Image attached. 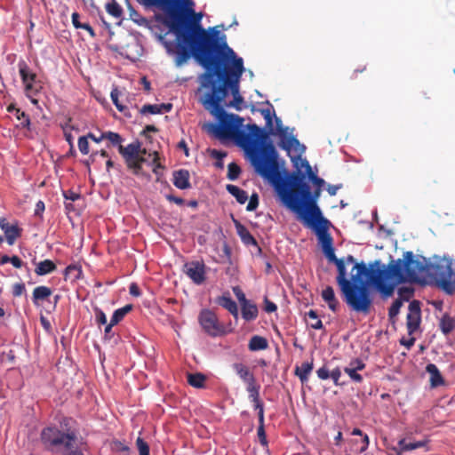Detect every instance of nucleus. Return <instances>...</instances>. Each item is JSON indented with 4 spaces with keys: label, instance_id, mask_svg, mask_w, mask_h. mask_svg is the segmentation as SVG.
I'll list each match as a JSON object with an SVG mask.
<instances>
[{
    "label": "nucleus",
    "instance_id": "1",
    "mask_svg": "<svg viewBox=\"0 0 455 455\" xmlns=\"http://www.w3.org/2000/svg\"><path fill=\"white\" fill-rule=\"evenodd\" d=\"M166 12L164 24L169 30L160 40L169 54L175 55L178 67L191 56L205 69L198 77V101L209 114H228L226 108L236 111L247 108L239 92V81L244 71L243 59L237 57L216 28L209 30L201 25V13L192 8L181 13L180 0H143Z\"/></svg>",
    "mask_w": 455,
    "mask_h": 455
},
{
    "label": "nucleus",
    "instance_id": "2",
    "mask_svg": "<svg viewBox=\"0 0 455 455\" xmlns=\"http://www.w3.org/2000/svg\"><path fill=\"white\" fill-rule=\"evenodd\" d=\"M217 122L208 124V131L220 140H232L243 148L250 157L255 172L275 188L285 179L282 175L278 155L269 140V135L277 136L282 148L290 150L300 147L297 138L289 133V128L283 124L278 116H264L265 129L255 124H244L240 116H215Z\"/></svg>",
    "mask_w": 455,
    "mask_h": 455
},
{
    "label": "nucleus",
    "instance_id": "3",
    "mask_svg": "<svg viewBox=\"0 0 455 455\" xmlns=\"http://www.w3.org/2000/svg\"><path fill=\"white\" fill-rule=\"evenodd\" d=\"M334 264L338 269L336 280L344 301L353 311L363 315H368L372 306L370 283L389 297L398 284L422 283V276L428 267L424 258L423 260L416 259L412 251H406L403 259L390 261L387 267L380 268L379 260H375L369 267L364 262L355 263L353 269L356 273L348 280L345 259H339Z\"/></svg>",
    "mask_w": 455,
    "mask_h": 455
},
{
    "label": "nucleus",
    "instance_id": "4",
    "mask_svg": "<svg viewBox=\"0 0 455 455\" xmlns=\"http://www.w3.org/2000/svg\"><path fill=\"white\" fill-rule=\"evenodd\" d=\"M283 204L298 213L303 222L312 228L319 240L323 251L333 247V240L328 232L330 221L323 217L316 204L319 190L311 196L305 174L300 171L292 172L275 188Z\"/></svg>",
    "mask_w": 455,
    "mask_h": 455
},
{
    "label": "nucleus",
    "instance_id": "5",
    "mask_svg": "<svg viewBox=\"0 0 455 455\" xmlns=\"http://www.w3.org/2000/svg\"><path fill=\"white\" fill-rule=\"evenodd\" d=\"M40 443L46 451L60 455H84L87 443L77 430L70 427V419L64 418L59 425L44 427Z\"/></svg>",
    "mask_w": 455,
    "mask_h": 455
},
{
    "label": "nucleus",
    "instance_id": "6",
    "mask_svg": "<svg viewBox=\"0 0 455 455\" xmlns=\"http://www.w3.org/2000/svg\"><path fill=\"white\" fill-rule=\"evenodd\" d=\"M436 285L447 294L455 292V261L447 260L444 263L430 266Z\"/></svg>",
    "mask_w": 455,
    "mask_h": 455
},
{
    "label": "nucleus",
    "instance_id": "7",
    "mask_svg": "<svg viewBox=\"0 0 455 455\" xmlns=\"http://www.w3.org/2000/svg\"><path fill=\"white\" fill-rule=\"evenodd\" d=\"M140 152V143L139 141L132 142L126 147L119 145V153L124 158L128 169L132 170L136 175L141 172L142 163L145 161Z\"/></svg>",
    "mask_w": 455,
    "mask_h": 455
},
{
    "label": "nucleus",
    "instance_id": "8",
    "mask_svg": "<svg viewBox=\"0 0 455 455\" xmlns=\"http://www.w3.org/2000/svg\"><path fill=\"white\" fill-rule=\"evenodd\" d=\"M198 321L204 331L210 336L216 337L224 333V327L220 323L217 315L209 309L201 311Z\"/></svg>",
    "mask_w": 455,
    "mask_h": 455
},
{
    "label": "nucleus",
    "instance_id": "9",
    "mask_svg": "<svg viewBox=\"0 0 455 455\" xmlns=\"http://www.w3.org/2000/svg\"><path fill=\"white\" fill-rule=\"evenodd\" d=\"M19 73L27 94L31 95L41 89L39 82L36 80V74L33 72L24 60L18 63Z\"/></svg>",
    "mask_w": 455,
    "mask_h": 455
},
{
    "label": "nucleus",
    "instance_id": "10",
    "mask_svg": "<svg viewBox=\"0 0 455 455\" xmlns=\"http://www.w3.org/2000/svg\"><path fill=\"white\" fill-rule=\"evenodd\" d=\"M184 272L196 284H202L205 281V265L204 262H188L184 265Z\"/></svg>",
    "mask_w": 455,
    "mask_h": 455
},
{
    "label": "nucleus",
    "instance_id": "11",
    "mask_svg": "<svg viewBox=\"0 0 455 455\" xmlns=\"http://www.w3.org/2000/svg\"><path fill=\"white\" fill-rule=\"evenodd\" d=\"M408 314L406 316V326L410 335L415 332L420 323V303L418 300H412L409 304Z\"/></svg>",
    "mask_w": 455,
    "mask_h": 455
},
{
    "label": "nucleus",
    "instance_id": "12",
    "mask_svg": "<svg viewBox=\"0 0 455 455\" xmlns=\"http://www.w3.org/2000/svg\"><path fill=\"white\" fill-rule=\"evenodd\" d=\"M0 228L4 233L6 241L9 245H12L17 238L21 235L22 229L19 228L18 224H10L5 218L0 219Z\"/></svg>",
    "mask_w": 455,
    "mask_h": 455
},
{
    "label": "nucleus",
    "instance_id": "13",
    "mask_svg": "<svg viewBox=\"0 0 455 455\" xmlns=\"http://www.w3.org/2000/svg\"><path fill=\"white\" fill-rule=\"evenodd\" d=\"M233 369L239 378L246 384V387L257 382L253 373L246 365L241 363H235L233 364Z\"/></svg>",
    "mask_w": 455,
    "mask_h": 455
},
{
    "label": "nucleus",
    "instance_id": "14",
    "mask_svg": "<svg viewBox=\"0 0 455 455\" xmlns=\"http://www.w3.org/2000/svg\"><path fill=\"white\" fill-rule=\"evenodd\" d=\"M173 185L180 189H188L191 187L189 182V172L188 170L180 169L173 172Z\"/></svg>",
    "mask_w": 455,
    "mask_h": 455
},
{
    "label": "nucleus",
    "instance_id": "15",
    "mask_svg": "<svg viewBox=\"0 0 455 455\" xmlns=\"http://www.w3.org/2000/svg\"><path fill=\"white\" fill-rule=\"evenodd\" d=\"M52 293L51 288L40 285L34 289L32 294V301L35 306H40V302L46 300Z\"/></svg>",
    "mask_w": 455,
    "mask_h": 455
},
{
    "label": "nucleus",
    "instance_id": "16",
    "mask_svg": "<svg viewBox=\"0 0 455 455\" xmlns=\"http://www.w3.org/2000/svg\"><path fill=\"white\" fill-rule=\"evenodd\" d=\"M172 109V103L146 104L140 109V114H161L163 111L170 112Z\"/></svg>",
    "mask_w": 455,
    "mask_h": 455
},
{
    "label": "nucleus",
    "instance_id": "17",
    "mask_svg": "<svg viewBox=\"0 0 455 455\" xmlns=\"http://www.w3.org/2000/svg\"><path fill=\"white\" fill-rule=\"evenodd\" d=\"M313 367V360H311V362H304L300 366H296L294 373L297 377H299L302 384L307 382L308 375L312 371Z\"/></svg>",
    "mask_w": 455,
    "mask_h": 455
},
{
    "label": "nucleus",
    "instance_id": "18",
    "mask_svg": "<svg viewBox=\"0 0 455 455\" xmlns=\"http://www.w3.org/2000/svg\"><path fill=\"white\" fill-rule=\"evenodd\" d=\"M323 299L328 304L329 308L332 312H336L339 306V301L335 297L334 290L331 286H327L322 291Z\"/></svg>",
    "mask_w": 455,
    "mask_h": 455
},
{
    "label": "nucleus",
    "instance_id": "19",
    "mask_svg": "<svg viewBox=\"0 0 455 455\" xmlns=\"http://www.w3.org/2000/svg\"><path fill=\"white\" fill-rule=\"evenodd\" d=\"M57 268L56 264L51 259H44L36 264L35 273L37 275H45L52 273Z\"/></svg>",
    "mask_w": 455,
    "mask_h": 455
},
{
    "label": "nucleus",
    "instance_id": "20",
    "mask_svg": "<svg viewBox=\"0 0 455 455\" xmlns=\"http://www.w3.org/2000/svg\"><path fill=\"white\" fill-rule=\"evenodd\" d=\"M218 303L227 309L235 318L238 317V308L235 300L230 296H221L218 299Z\"/></svg>",
    "mask_w": 455,
    "mask_h": 455
},
{
    "label": "nucleus",
    "instance_id": "21",
    "mask_svg": "<svg viewBox=\"0 0 455 455\" xmlns=\"http://www.w3.org/2000/svg\"><path fill=\"white\" fill-rule=\"evenodd\" d=\"M427 371L430 374V384L431 387H436L443 384V379L437 368L434 363L427 365Z\"/></svg>",
    "mask_w": 455,
    "mask_h": 455
},
{
    "label": "nucleus",
    "instance_id": "22",
    "mask_svg": "<svg viewBox=\"0 0 455 455\" xmlns=\"http://www.w3.org/2000/svg\"><path fill=\"white\" fill-rule=\"evenodd\" d=\"M60 127L63 130L64 137L66 140L68 142L70 147H73V140L74 137L71 133V131H79L78 126L73 123V119L71 117H68L67 122L60 123Z\"/></svg>",
    "mask_w": 455,
    "mask_h": 455
},
{
    "label": "nucleus",
    "instance_id": "23",
    "mask_svg": "<svg viewBox=\"0 0 455 455\" xmlns=\"http://www.w3.org/2000/svg\"><path fill=\"white\" fill-rule=\"evenodd\" d=\"M242 316L245 321L254 320L258 316L257 306L249 300L242 304Z\"/></svg>",
    "mask_w": 455,
    "mask_h": 455
},
{
    "label": "nucleus",
    "instance_id": "24",
    "mask_svg": "<svg viewBox=\"0 0 455 455\" xmlns=\"http://www.w3.org/2000/svg\"><path fill=\"white\" fill-rule=\"evenodd\" d=\"M226 189L241 204H245V202L248 200L249 196H248L247 192L235 185L228 184L226 186Z\"/></svg>",
    "mask_w": 455,
    "mask_h": 455
},
{
    "label": "nucleus",
    "instance_id": "25",
    "mask_svg": "<svg viewBox=\"0 0 455 455\" xmlns=\"http://www.w3.org/2000/svg\"><path fill=\"white\" fill-rule=\"evenodd\" d=\"M427 443H428L427 440H420V441H417V442L408 443L403 438L398 442V446L400 448L401 452H404V451L416 450L419 448H423V447L427 446Z\"/></svg>",
    "mask_w": 455,
    "mask_h": 455
},
{
    "label": "nucleus",
    "instance_id": "26",
    "mask_svg": "<svg viewBox=\"0 0 455 455\" xmlns=\"http://www.w3.org/2000/svg\"><path fill=\"white\" fill-rule=\"evenodd\" d=\"M235 227H236L238 235H240L242 241L245 244H248V245L249 244H252V245L257 244L256 239L251 235V234L249 232V230L244 226H243L240 222L235 221Z\"/></svg>",
    "mask_w": 455,
    "mask_h": 455
},
{
    "label": "nucleus",
    "instance_id": "27",
    "mask_svg": "<svg viewBox=\"0 0 455 455\" xmlns=\"http://www.w3.org/2000/svg\"><path fill=\"white\" fill-rule=\"evenodd\" d=\"M248 347L251 351L264 350L268 347V343L264 337L255 335L251 338Z\"/></svg>",
    "mask_w": 455,
    "mask_h": 455
},
{
    "label": "nucleus",
    "instance_id": "28",
    "mask_svg": "<svg viewBox=\"0 0 455 455\" xmlns=\"http://www.w3.org/2000/svg\"><path fill=\"white\" fill-rule=\"evenodd\" d=\"M82 275V269L81 267L71 264L68 266L64 270V278L65 280H70L72 282H75L78 279H80Z\"/></svg>",
    "mask_w": 455,
    "mask_h": 455
},
{
    "label": "nucleus",
    "instance_id": "29",
    "mask_svg": "<svg viewBox=\"0 0 455 455\" xmlns=\"http://www.w3.org/2000/svg\"><path fill=\"white\" fill-rule=\"evenodd\" d=\"M110 96L118 111L123 112L127 109V107L124 103V99L121 92L116 87L111 91Z\"/></svg>",
    "mask_w": 455,
    "mask_h": 455
},
{
    "label": "nucleus",
    "instance_id": "30",
    "mask_svg": "<svg viewBox=\"0 0 455 455\" xmlns=\"http://www.w3.org/2000/svg\"><path fill=\"white\" fill-rule=\"evenodd\" d=\"M206 380L205 375L203 373L197 372V373H188V382L190 386L201 388L204 387V383Z\"/></svg>",
    "mask_w": 455,
    "mask_h": 455
},
{
    "label": "nucleus",
    "instance_id": "31",
    "mask_svg": "<svg viewBox=\"0 0 455 455\" xmlns=\"http://www.w3.org/2000/svg\"><path fill=\"white\" fill-rule=\"evenodd\" d=\"M260 386L257 382L246 387L250 400L253 403V406L258 403H263L259 399Z\"/></svg>",
    "mask_w": 455,
    "mask_h": 455
},
{
    "label": "nucleus",
    "instance_id": "32",
    "mask_svg": "<svg viewBox=\"0 0 455 455\" xmlns=\"http://www.w3.org/2000/svg\"><path fill=\"white\" fill-rule=\"evenodd\" d=\"M306 317L309 320L308 324L315 330H321L323 328L322 321L319 319L318 314L315 310L310 309L306 313Z\"/></svg>",
    "mask_w": 455,
    "mask_h": 455
},
{
    "label": "nucleus",
    "instance_id": "33",
    "mask_svg": "<svg viewBox=\"0 0 455 455\" xmlns=\"http://www.w3.org/2000/svg\"><path fill=\"white\" fill-rule=\"evenodd\" d=\"M455 327V320L448 315H444L440 321V328L443 334H449Z\"/></svg>",
    "mask_w": 455,
    "mask_h": 455
},
{
    "label": "nucleus",
    "instance_id": "34",
    "mask_svg": "<svg viewBox=\"0 0 455 455\" xmlns=\"http://www.w3.org/2000/svg\"><path fill=\"white\" fill-rule=\"evenodd\" d=\"M106 11L116 19H120L123 15V9L116 0H111L106 4Z\"/></svg>",
    "mask_w": 455,
    "mask_h": 455
},
{
    "label": "nucleus",
    "instance_id": "35",
    "mask_svg": "<svg viewBox=\"0 0 455 455\" xmlns=\"http://www.w3.org/2000/svg\"><path fill=\"white\" fill-rule=\"evenodd\" d=\"M100 139L108 140L112 146L119 147L123 142L122 137L118 133L113 132H102Z\"/></svg>",
    "mask_w": 455,
    "mask_h": 455
},
{
    "label": "nucleus",
    "instance_id": "36",
    "mask_svg": "<svg viewBox=\"0 0 455 455\" xmlns=\"http://www.w3.org/2000/svg\"><path fill=\"white\" fill-rule=\"evenodd\" d=\"M241 173V168L235 163H230L228 165V174L227 177L230 180H235L238 179Z\"/></svg>",
    "mask_w": 455,
    "mask_h": 455
},
{
    "label": "nucleus",
    "instance_id": "37",
    "mask_svg": "<svg viewBox=\"0 0 455 455\" xmlns=\"http://www.w3.org/2000/svg\"><path fill=\"white\" fill-rule=\"evenodd\" d=\"M251 111L252 112H259L260 114H275L274 107L269 103L266 102L262 104L261 107L256 108L255 106H251Z\"/></svg>",
    "mask_w": 455,
    "mask_h": 455
},
{
    "label": "nucleus",
    "instance_id": "38",
    "mask_svg": "<svg viewBox=\"0 0 455 455\" xmlns=\"http://www.w3.org/2000/svg\"><path fill=\"white\" fill-rule=\"evenodd\" d=\"M16 122L14 123V125L17 128H27L28 130H30V120L28 118V116H15Z\"/></svg>",
    "mask_w": 455,
    "mask_h": 455
},
{
    "label": "nucleus",
    "instance_id": "39",
    "mask_svg": "<svg viewBox=\"0 0 455 455\" xmlns=\"http://www.w3.org/2000/svg\"><path fill=\"white\" fill-rule=\"evenodd\" d=\"M403 306V301L400 299H396L391 305L388 309V316L392 319L395 317L400 311L401 307Z\"/></svg>",
    "mask_w": 455,
    "mask_h": 455
},
{
    "label": "nucleus",
    "instance_id": "40",
    "mask_svg": "<svg viewBox=\"0 0 455 455\" xmlns=\"http://www.w3.org/2000/svg\"><path fill=\"white\" fill-rule=\"evenodd\" d=\"M136 446L139 450L140 455H149V446L141 437L137 438Z\"/></svg>",
    "mask_w": 455,
    "mask_h": 455
},
{
    "label": "nucleus",
    "instance_id": "41",
    "mask_svg": "<svg viewBox=\"0 0 455 455\" xmlns=\"http://www.w3.org/2000/svg\"><path fill=\"white\" fill-rule=\"evenodd\" d=\"M78 148L83 155H87L89 153L88 137L82 136L78 139Z\"/></svg>",
    "mask_w": 455,
    "mask_h": 455
},
{
    "label": "nucleus",
    "instance_id": "42",
    "mask_svg": "<svg viewBox=\"0 0 455 455\" xmlns=\"http://www.w3.org/2000/svg\"><path fill=\"white\" fill-rule=\"evenodd\" d=\"M259 206V196L257 193H253L249 200V203L246 206V210L248 212L255 211Z\"/></svg>",
    "mask_w": 455,
    "mask_h": 455
},
{
    "label": "nucleus",
    "instance_id": "43",
    "mask_svg": "<svg viewBox=\"0 0 455 455\" xmlns=\"http://www.w3.org/2000/svg\"><path fill=\"white\" fill-rule=\"evenodd\" d=\"M344 371L350 377V379L357 383H361L363 381V377L359 373H357V371L355 369H350L346 367L344 369Z\"/></svg>",
    "mask_w": 455,
    "mask_h": 455
},
{
    "label": "nucleus",
    "instance_id": "44",
    "mask_svg": "<svg viewBox=\"0 0 455 455\" xmlns=\"http://www.w3.org/2000/svg\"><path fill=\"white\" fill-rule=\"evenodd\" d=\"M257 435H258L259 443L263 446H267V435H266L265 425L264 424H261V425L259 424L258 430H257Z\"/></svg>",
    "mask_w": 455,
    "mask_h": 455
},
{
    "label": "nucleus",
    "instance_id": "45",
    "mask_svg": "<svg viewBox=\"0 0 455 455\" xmlns=\"http://www.w3.org/2000/svg\"><path fill=\"white\" fill-rule=\"evenodd\" d=\"M26 291L25 284L23 283H17L12 286V295L14 297L21 296Z\"/></svg>",
    "mask_w": 455,
    "mask_h": 455
},
{
    "label": "nucleus",
    "instance_id": "46",
    "mask_svg": "<svg viewBox=\"0 0 455 455\" xmlns=\"http://www.w3.org/2000/svg\"><path fill=\"white\" fill-rule=\"evenodd\" d=\"M347 368L355 369V371H362L365 368V363L361 359H355L350 362Z\"/></svg>",
    "mask_w": 455,
    "mask_h": 455
},
{
    "label": "nucleus",
    "instance_id": "47",
    "mask_svg": "<svg viewBox=\"0 0 455 455\" xmlns=\"http://www.w3.org/2000/svg\"><path fill=\"white\" fill-rule=\"evenodd\" d=\"M125 316V315L124 314V312L121 310V309H116L112 317H111V320L110 322H112V324H117L119 322H121L124 317Z\"/></svg>",
    "mask_w": 455,
    "mask_h": 455
},
{
    "label": "nucleus",
    "instance_id": "48",
    "mask_svg": "<svg viewBox=\"0 0 455 455\" xmlns=\"http://www.w3.org/2000/svg\"><path fill=\"white\" fill-rule=\"evenodd\" d=\"M253 407H254V410L258 411L259 424V425L264 424V404L258 403V404H255Z\"/></svg>",
    "mask_w": 455,
    "mask_h": 455
},
{
    "label": "nucleus",
    "instance_id": "49",
    "mask_svg": "<svg viewBox=\"0 0 455 455\" xmlns=\"http://www.w3.org/2000/svg\"><path fill=\"white\" fill-rule=\"evenodd\" d=\"M63 196L67 200H70L72 202H75L77 199H79L81 196H80V194H78L76 192H74L72 190H67V191L63 192Z\"/></svg>",
    "mask_w": 455,
    "mask_h": 455
},
{
    "label": "nucleus",
    "instance_id": "50",
    "mask_svg": "<svg viewBox=\"0 0 455 455\" xmlns=\"http://www.w3.org/2000/svg\"><path fill=\"white\" fill-rule=\"evenodd\" d=\"M302 166L306 167V171H307V176H308L309 180L313 182L315 178H317V175L313 172L312 168H311L309 163L306 159H304L302 161Z\"/></svg>",
    "mask_w": 455,
    "mask_h": 455
},
{
    "label": "nucleus",
    "instance_id": "51",
    "mask_svg": "<svg viewBox=\"0 0 455 455\" xmlns=\"http://www.w3.org/2000/svg\"><path fill=\"white\" fill-rule=\"evenodd\" d=\"M302 166L306 167V171H307V176H308L309 180L313 182L315 178H317V175L313 172L312 168H311L309 163L306 159H304L302 161Z\"/></svg>",
    "mask_w": 455,
    "mask_h": 455
},
{
    "label": "nucleus",
    "instance_id": "52",
    "mask_svg": "<svg viewBox=\"0 0 455 455\" xmlns=\"http://www.w3.org/2000/svg\"><path fill=\"white\" fill-rule=\"evenodd\" d=\"M113 449L123 452H128L130 451L129 447L120 441H115L113 443Z\"/></svg>",
    "mask_w": 455,
    "mask_h": 455
},
{
    "label": "nucleus",
    "instance_id": "53",
    "mask_svg": "<svg viewBox=\"0 0 455 455\" xmlns=\"http://www.w3.org/2000/svg\"><path fill=\"white\" fill-rule=\"evenodd\" d=\"M323 253L330 262L335 263L339 259L336 257L333 247L323 251Z\"/></svg>",
    "mask_w": 455,
    "mask_h": 455
},
{
    "label": "nucleus",
    "instance_id": "54",
    "mask_svg": "<svg viewBox=\"0 0 455 455\" xmlns=\"http://www.w3.org/2000/svg\"><path fill=\"white\" fill-rule=\"evenodd\" d=\"M264 303H265L264 309L266 312L273 313V312L276 311L277 306L274 302L270 301L267 298H265Z\"/></svg>",
    "mask_w": 455,
    "mask_h": 455
},
{
    "label": "nucleus",
    "instance_id": "55",
    "mask_svg": "<svg viewBox=\"0 0 455 455\" xmlns=\"http://www.w3.org/2000/svg\"><path fill=\"white\" fill-rule=\"evenodd\" d=\"M95 315H96V321L98 322V323H100V324L107 323V316L102 310L97 308L95 310Z\"/></svg>",
    "mask_w": 455,
    "mask_h": 455
},
{
    "label": "nucleus",
    "instance_id": "56",
    "mask_svg": "<svg viewBox=\"0 0 455 455\" xmlns=\"http://www.w3.org/2000/svg\"><path fill=\"white\" fill-rule=\"evenodd\" d=\"M316 374L318 378L321 379H327L328 378H330V371L325 366L319 368L316 371Z\"/></svg>",
    "mask_w": 455,
    "mask_h": 455
},
{
    "label": "nucleus",
    "instance_id": "57",
    "mask_svg": "<svg viewBox=\"0 0 455 455\" xmlns=\"http://www.w3.org/2000/svg\"><path fill=\"white\" fill-rule=\"evenodd\" d=\"M129 292L132 296L139 297L140 296L141 292L140 290V287L136 283H132L129 287Z\"/></svg>",
    "mask_w": 455,
    "mask_h": 455
},
{
    "label": "nucleus",
    "instance_id": "58",
    "mask_svg": "<svg viewBox=\"0 0 455 455\" xmlns=\"http://www.w3.org/2000/svg\"><path fill=\"white\" fill-rule=\"evenodd\" d=\"M45 209V206H44V203L43 201H38L36 204V208H35V216H39L41 217L42 216V213L44 212Z\"/></svg>",
    "mask_w": 455,
    "mask_h": 455
},
{
    "label": "nucleus",
    "instance_id": "59",
    "mask_svg": "<svg viewBox=\"0 0 455 455\" xmlns=\"http://www.w3.org/2000/svg\"><path fill=\"white\" fill-rule=\"evenodd\" d=\"M165 197L169 202L175 203L178 205H183L185 204L184 199H182L181 197L175 196L173 195H166Z\"/></svg>",
    "mask_w": 455,
    "mask_h": 455
},
{
    "label": "nucleus",
    "instance_id": "60",
    "mask_svg": "<svg viewBox=\"0 0 455 455\" xmlns=\"http://www.w3.org/2000/svg\"><path fill=\"white\" fill-rule=\"evenodd\" d=\"M79 17H80V16H79V14H78L77 12H73V13H72V16H71V18H72V23H73V25H74V27H75L76 28H82L83 24H84V23H81V22L79 21Z\"/></svg>",
    "mask_w": 455,
    "mask_h": 455
},
{
    "label": "nucleus",
    "instance_id": "61",
    "mask_svg": "<svg viewBox=\"0 0 455 455\" xmlns=\"http://www.w3.org/2000/svg\"><path fill=\"white\" fill-rule=\"evenodd\" d=\"M233 291L238 300L241 302V305L247 300L244 293L238 287L234 288Z\"/></svg>",
    "mask_w": 455,
    "mask_h": 455
},
{
    "label": "nucleus",
    "instance_id": "62",
    "mask_svg": "<svg viewBox=\"0 0 455 455\" xmlns=\"http://www.w3.org/2000/svg\"><path fill=\"white\" fill-rule=\"evenodd\" d=\"M340 376H341V372H340L339 369H338V368L333 370L331 372H330V377L332 379L335 385L339 384L338 381H339Z\"/></svg>",
    "mask_w": 455,
    "mask_h": 455
},
{
    "label": "nucleus",
    "instance_id": "63",
    "mask_svg": "<svg viewBox=\"0 0 455 455\" xmlns=\"http://www.w3.org/2000/svg\"><path fill=\"white\" fill-rule=\"evenodd\" d=\"M11 263L16 268H20L23 266L22 260L16 255L11 257Z\"/></svg>",
    "mask_w": 455,
    "mask_h": 455
},
{
    "label": "nucleus",
    "instance_id": "64",
    "mask_svg": "<svg viewBox=\"0 0 455 455\" xmlns=\"http://www.w3.org/2000/svg\"><path fill=\"white\" fill-rule=\"evenodd\" d=\"M414 342H415V339L414 338H410V339L403 338L400 340L401 345L406 347L408 349H410L414 345Z\"/></svg>",
    "mask_w": 455,
    "mask_h": 455
}]
</instances>
